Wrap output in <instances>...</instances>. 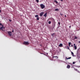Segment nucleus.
Segmentation results:
<instances>
[{
	"label": "nucleus",
	"mask_w": 80,
	"mask_h": 80,
	"mask_svg": "<svg viewBox=\"0 0 80 80\" xmlns=\"http://www.w3.org/2000/svg\"><path fill=\"white\" fill-rule=\"evenodd\" d=\"M37 20H39V18L38 17L37 18Z\"/></svg>",
	"instance_id": "obj_20"
},
{
	"label": "nucleus",
	"mask_w": 80,
	"mask_h": 80,
	"mask_svg": "<svg viewBox=\"0 0 80 80\" xmlns=\"http://www.w3.org/2000/svg\"><path fill=\"white\" fill-rule=\"evenodd\" d=\"M71 58H72L71 57H70L68 58H67V57H66V60H68V59H71Z\"/></svg>",
	"instance_id": "obj_10"
},
{
	"label": "nucleus",
	"mask_w": 80,
	"mask_h": 80,
	"mask_svg": "<svg viewBox=\"0 0 80 80\" xmlns=\"http://www.w3.org/2000/svg\"><path fill=\"white\" fill-rule=\"evenodd\" d=\"M65 17H67V16H66V15H65Z\"/></svg>",
	"instance_id": "obj_37"
},
{
	"label": "nucleus",
	"mask_w": 80,
	"mask_h": 80,
	"mask_svg": "<svg viewBox=\"0 0 80 80\" xmlns=\"http://www.w3.org/2000/svg\"><path fill=\"white\" fill-rule=\"evenodd\" d=\"M40 46H42V45H40Z\"/></svg>",
	"instance_id": "obj_42"
},
{
	"label": "nucleus",
	"mask_w": 80,
	"mask_h": 80,
	"mask_svg": "<svg viewBox=\"0 0 80 80\" xmlns=\"http://www.w3.org/2000/svg\"><path fill=\"white\" fill-rule=\"evenodd\" d=\"M52 27H53V28H54L55 27V23L54 22L53 23Z\"/></svg>",
	"instance_id": "obj_11"
},
{
	"label": "nucleus",
	"mask_w": 80,
	"mask_h": 80,
	"mask_svg": "<svg viewBox=\"0 0 80 80\" xmlns=\"http://www.w3.org/2000/svg\"><path fill=\"white\" fill-rule=\"evenodd\" d=\"M43 13H44V12H42L41 13H40V17H42V16H43Z\"/></svg>",
	"instance_id": "obj_7"
},
{
	"label": "nucleus",
	"mask_w": 80,
	"mask_h": 80,
	"mask_svg": "<svg viewBox=\"0 0 80 80\" xmlns=\"http://www.w3.org/2000/svg\"><path fill=\"white\" fill-rule=\"evenodd\" d=\"M41 53V54H43V53Z\"/></svg>",
	"instance_id": "obj_41"
},
{
	"label": "nucleus",
	"mask_w": 80,
	"mask_h": 80,
	"mask_svg": "<svg viewBox=\"0 0 80 80\" xmlns=\"http://www.w3.org/2000/svg\"><path fill=\"white\" fill-rule=\"evenodd\" d=\"M0 13H1V10H0Z\"/></svg>",
	"instance_id": "obj_38"
},
{
	"label": "nucleus",
	"mask_w": 80,
	"mask_h": 80,
	"mask_svg": "<svg viewBox=\"0 0 80 80\" xmlns=\"http://www.w3.org/2000/svg\"><path fill=\"white\" fill-rule=\"evenodd\" d=\"M58 61L59 62H63V61L60 60H58Z\"/></svg>",
	"instance_id": "obj_16"
},
{
	"label": "nucleus",
	"mask_w": 80,
	"mask_h": 80,
	"mask_svg": "<svg viewBox=\"0 0 80 80\" xmlns=\"http://www.w3.org/2000/svg\"><path fill=\"white\" fill-rule=\"evenodd\" d=\"M70 64H71V65H72V66H73V64H72V63H70Z\"/></svg>",
	"instance_id": "obj_30"
},
{
	"label": "nucleus",
	"mask_w": 80,
	"mask_h": 80,
	"mask_svg": "<svg viewBox=\"0 0 80 80\" xmlns=\"http://www.w3.org/2000/svg\"><path fill=\"white\" fill-rule=\"evenodd\" d=\"M69 28H71V26H69Z\"/></svg>",
	"instance_id": "obj_35"
},
{
	"label": "nucleus",
	"mask_w": 80,
	"mask_h": 80,
	"mask_svg": "<svg viewBox=\"0 0 80 80\" xmlns=\"http://www.w3.org/2000/svg\"><path fill=\"white\" fill-rule=\"evenodd\" d=\"M71 54L73 57H75V55H74V54L73 53V52H71Z\"/></svg>",
	"instance_id": "obj_12"
},
{
	"label": "nucleus",
	"mask_w": 80,
	"mask_h": 80,
	"mask_svg": "<svg viewBox=\"0 0 80 80\" xmlns=\"http://www.w3.org/2000/svg\"><path fill=\"white\" fill-rule=\"evenodd\" d=\"M44 50H45V49H44Z\"/></svg>",
	"instance_id": "obj_43"
},
{
	"label": "nucleus",
	"mask_w": 80,
	"mask_h": 80,
	"mask_svg": "<svg viewBox=\"0 0 80 80\" xmlns=\"http://www.w3.org/2000/svg\"><path fill=\"white\" fill-rule=\"evenodd\" d=\"M0 25L2 26V27H0V30H2L3 32H5V28L3 27V25L0 23Z\"/></svg>",
	"instance_id": "obj_1"
},
{
	"label": "nucleus",
	"mask_w": 80,
	"mask_h": 80,
	"mask_svg": "<svg viewBox=\"0 0 80 80\" xmlns=\"http://www.w3.org/2000/svg\"><path fill=\"white\" fill-rule=\"evenodd\" d=\"M72 68H74V67H72Z\"/></svg>",
	"instance_id": "obj_39"
},
{
	"label": "nucleus",
	"mask_w": 80,
	"mask_h": 80,
	"mask_svg": "<svg viewBox=\"0 0 80 80\" xmlns=\"http://www.w3.org/2000/svg\"><path fill=\"white\" fill-rule=\"evenodd\" d=\"M55 33H53L51 34V35L52 37H54V35H55Z\"/></svg>",
	"instance_id": "obj_15"
},
{
	"label": "nucleus",
	"mask_w": 80,
	"mask_h": 80,
	"mask_svg": "<svg viewBox=\"0 0 80 80\" xmlns=\"http://www.w3.org/2000/svg\"><path fill=\"white\" fill-rule=\"evenodd\" d=\"M62 45H63V44L62 43H60V44L59 45V47H62Z\"/></svg>",
	"instance_id": "obj_14"
},
{
	"label": "nucleus",
	"mask_w": 80,
	"mask_h": 80,
	"mask_svg": "<svg viewBox=\"0 0 80 80\" xmlns=\"http://www.w3.org/2000/svg\"><path fill=\"white\" fill-rule=\"evenodd\" d=\"M58 24L59 25H60V22H58Z\"/></svg>",
	"instance_id": "obj_26"
},
{
	"label": "nucleus",
	"mask_w": 80,
	"mask_h": 80,
	"mask_svg": "<svg viewBox=\"0 0 80 80\" xmlns=\"http://www.w3.org/2000/svg\"><path fill=\"white\" fill-rule=\"evenodd\" d=\"M8 33L10 36H12V32L10 31H8Z\"/></svg>",
	"instance_id": "obj_5"
},
{
	"label": "nucleus",
	"mask_w": 80,
	"mask_h": 80,
	"mask_svg": "<svg viewBox=\"0 0 80 80\" xmlns=\"http://www.w3.org/2000/svg\"><path fill=\"white\" fill-rule=\"evenodd\" d=\"M9 22H12V20H11V19H9Z\"/></svg>",
	"instance_id": "obj_27"
},
{
	"label": "nucleus",
	"mask_w": 80,
	"mask_h": 80,
	"mask_svg": "<svg viewBox=\"0 0 80 80\" xmlns=\"http://www.w3.org/2000/svg\"><path fill=\"white\" fill-rule=\"evenodd\" d=\"M79 50V49H78V51H77V56L78 57H80V53L79 52H78Z\"/></svg>",
	"instance_id": "obj_2"
},
{
	"label": "nucleus",
	"mask_w": 80,
	"mask_h": 80,
	"mask_svg": "<svg viewBox=\"0 0 80 80\" xmlns=\"http://www.w3.org/2000/svg\"><path fill=\"white\" fill-rule=\"evenodd\" d=\"M67 68H68L69 69V68H70V65H68L67 67Z\"/></svg>",
	"instance_id": "obj_9"
},
{
	"label": "nucleus",
	"mask_w": 80,
	"mask_h": 80,
	"mask_svg": "<svg viewBox=\"0 0 80 80\" xmlns=\"http://www.w3.org/2000/svg\"><path fill=\"white\" fill-rule=\"evenodd\" d=\"M12 32H13V29H12Z\"/></svg>",
	"instance_id": "obj_33"
},
{
	"label": "nucleus",
	"mask_w": 80,
	"mask_h": 80,
	"mask_svg": "<svg viewBox=\"0 0 80 80\" xmlns=\"http://www.w3.org/2000/svg\"><path fill=\"white\" fill-rule=\"evenodd\" d=\"M75 62H72V64H75Z\"/></svg>",
	"instance_id": "obj_28"
},
{
	"label": "nucleus",
	"mask_w": 80,
	"mask_h": 80,
	"mask_svg": "<svg viewBox=\"0 0 80 80\" xmlns=\"http://www.w3.org/2000/svg\"><path fill=\"white\" fill-rule=\"evenodd\" d=\"M52 23V22L51 21H49L48 22V24H50Z\"/></svg>",
	"instance_id": "obj_18"
},
{
	"label": "nucleus",
	"mask_w": 80,
	"mask_h": 80,
	"mask_svg": "<svg viewBox=\"0 0 80 80\" xmlns=\"http://www.w3.org/2000/svg\"><path fill=\"white\" fill-rule=\"evenodd\" d=\"M23 44H24V45H29V42H28L24 41L23 42Z\"/></svg>",
	"instance_id": "obj_4"
},
{
	"label": "nucleus",
	"mask_w": 80,
	"mask_h": 80,
	"mask_svg": "<svg viewBox=\"0 0 80 80\" xmlns=\"http://www.w3.org/2000/svg\"><path fill=\"white\" fill-rule=\"evenodd\" d=\"M47 13L46 12L45 14L43 15L44 17H47Z\"/></svg>",
	"instance_id": "obj_13"
},
{
	"label": "nucleus",
	"mask_w": 80,
	"mask_h": 80,
	"mask_svg": "<svg viewBox=\"0 0 80 80\" xmlns=\"http://www.w3.org/2000/svg\"><path fill=\"white\" fill-rule=\"evenodd\" d=\"M54 2H56V3H58V2H57V1H56V0H54Z\"/></svg>",
	"instance_id": "obj_22"
},
{
	"label": "nucleus",
	"mask_w": 80,
	"mask_h": 80,
	"mask_svg": "<svg viewBox=\"0 0 80 80\" xmlns=\"http://www.w3.org/2000/svg\"><path fill=\"white\" fill-rule=\"evenodd\" d=\"M78 43H80V41H79L78 42Z\"/></svg>",
	"instance_id": "obj_40"
},
{
	"label": "nucleus",
	"mask_w": 80,
	"mask_h": 80,
	"mask_svg": "<svg viewBox=\"0 0 80 80\" xmlns=\"http://www.w3.org/2000/svg\"><path fill=\"white\" fill-rule=\"evenodd\" d=\"M60 15L61 16H62V14L61 13H60Z\"/></svg>",
	"instance_id": "obj_34"
},
{
	"label": "nucleus",
	"mask_w": 80,
	"mask_h": 80,
	"mask_svg": "<svg viewBox=\"0 0 80 80\" xmlns=\"http://www.w3.org/2000/svg\"><path fill=\"white\" fill-rule=\"evenodd\" d=\"M37 2V3H38V2H39V0H36Z\"/></svg>",
	"instance_id": "obj_24"
},
{
	"label": "nucleus",
	"mask_w": 80,
	"mask_h": 80,
	"mask_svg": "<svg viewBox=\"0 0 80 80\" xmlns=\"http://www.w3.org/2000/svg\"><path fill=\"white\" fill-rule=\"evenodd\" d=\"M59 10L57 8L55 9V11H58Z\"/></svg>",
	"instance_id": "obj_17"
},
{
	"label": "nucleus",
	"mask_w": 80,
	"mask_h": 80,
	"mask_svg": "<svg viewBox=\"0 0 80 80\" xmlns=\"http://www.w3.org/2000/svg\"><path fill=\"white\" fill-rule=\"evenodd\" d=\"M74 46L75 50H77V45H75V44H74Z\"/></svg>",
	"instance_id": "obj_8"
},
{
	"label": "nucleus",
	"mask_w": 80,
	"mask_h": 80,
	"mask_svg": "<svg viewBox=\"0 0 80 80\" xmlns=\"http://www.w3.org/2000/svg\"><path fill=\"white\" fill-rule=\"evenodd\" d=\"M78 67V68H80V66H78V67Z\"/></svg>",
	"instance_id": "obj_32"
},
{
	"label": "nucleus",
	"mask_w": 80,
	"mask_h": 80,
	"mask_svg": "<svg viewBox=\"0 0 80 80\" xmlns=\"http://www.w3.org/2000/svg\"><path fill=\"white\" fill-rule=\"evenodd\" d=\"M74 69L75 71H77V69H76L75 68H74Z\"/></svg>",
	"instance_id": "obj_25"
},
{
	"label": "nucleus",
	"mask_w": 80,
	"mask_h": 80,
	"mask_svg": "<svg viewBox=\"0 0 80 80\" xmlns=\"http://www.w3.org/2000/svg\"><path fill=\"white\" fill-rule=\"evenodd\" d=\"M77 71L78 72V73H79L80 72H79V71L77 70Z\"/></svg>",
	"instance_id": "obj_31"
},
{
	"label": "nucleus",
	"mask_w": 80,
	"mask_h": 80,
	"mask_svg": "<svg viewBox=\"0 0 80 80\" xmlns=\"http://www.w3.org/2000/svg\"><path fill=\"white\" fill-rule=\"evenodd\" d=\"M40 7H41V8L42 9H43L45 8V5L42 4H40Z\"/></svg>",
	"instance_id": "obj_3"
},
{
	"label": "nucleus",
	"mask_w": 80,
	"mask_h": 80,
	"mask_svg": "<svg viewBox=\"0 0 80 80\" xmlns=\"http://www.w3.org/2000/svg\"><path fill=\"white\" fill-rule=\"evenodd\" d=\"M75 38H74V39H77V37H76V36H74Z\"/></svg>",
	"instance_id": "obj_19"
},
{
	"label": "nucleus",
	"mask_w": 80,
	"mask_h": 80,
	"mask_svg": "<svg viewBox=\"0 0 80 80\" xmlns=\"http://www.w3.org/2000/svg\"><path fill=\"white\" fill-rule=\"evenodd\" d=\"M68 44H69V47H73V46L72 43H71V42H69L68 43Z\"/></svg>",
	"instance_id": "obj_6"
},
{
	"label": "nucleus",
	"mask_w": 80,
	"mask_h": 80,
	"mask_svg": "<svg viewBox=\"0 0 80 80\" xmlns=\"http://www.w3.org/2000/svg\"><path fill=\"white\" fill-rule=\"evenodd\" d=\"M35 17H38V15H36L35 16Z\"/></svg>",
	"instance_id": "obj_21"
},
{
	"label": "nucleus",
	"mask_w": 80,
	"mask_h": 80,
	"mask_svg": "<svg viewBox=\"0 0 80 80\" xmlns=\"http://www.w3.org/2000/svg\"><path fill=\"white\" fill-rule=\"evenodd\" d=\"M60 1H61V2H63V0H60Z\"/></svg>",
	"instance_id": "obj_36"
},
{
	"label": "nucleus",
	"mask_w": 80,
	"mask_h": 80,
	"mask_svg": "<svg viewBox=\"0 0 80 80\" xmlns=\"http://www.w3.org/2000/svg\"><path fill=\"white\" fill-rule=\"evenodd\" d=\"M67 48L68 50H69V47H68V46L67 47Z\"/></svg>",
	"instance_id": "obj_29"
},
{
	"label": "nucleus",
	"mask_w": 80,
	"mask_h": 80,
	"mask_svg": "<svg viewBox=\"0 0 80 80\" xmlns=\"http://www.w3.org/2000/svg\"><path fill=\"white\" fill-rule=\"evenodd\" d=\"M54 57H57V58H58V56H53V58H54Z\"/></svg>",
	"instance_id": "obj_23"
}]
</instances>
